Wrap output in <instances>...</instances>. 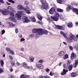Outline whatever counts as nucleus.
Listing matches in <instances>:
<instances>
[{
    "mask_svg": "<svg viewBox=\"0 0 78 78\" xmlns=\"http://www.w3.org/2000/svg\"><path fill=\"white\" fill-rule=\"evenodd\" d=\"M9 14H10L11 16H14L15 17V10H14V11H8Z\"/></svg>",
    "mask_w": 78,
    "mask_h": 78,
    "instance_id": "9b49d317",
    "label": "nucleus"
},
{
    "mask_svg": "<svg viewBox=\"0 0 78 78\" xmlns=\"http://www.w3.org/2000/svg\"><path fill=\"white\" fill-rule=\"evenodd\" d=\"M31 20L32 21L34 22H36V19H35V17L33 16H31Z\"/></svg>",
    "mask_w": 78,
    "mask_h": 78,
    "instance_id": "cd10ccee",
    "label": "nucleus"
},
{
    "mask_svg": "<svg viewBox=\"0 0 78 78\" xmlns=\"http://www.w3.org/2000/svg\"><path fill=\"white\" fill-rule=\"evenodd\" d=\"M20 78H30V76L29 75L25 76L24 74H22L20 76Z\"/></svg>",
    "mask_w": 78,
    "mask_h": 78,
    "instance_id": "412c9836",
    "label": "nucleus"
},
{
    "mask_svg": "<svg viewBox=\"0 0 78 78\" xmlns=\"http://www.w3.org/2000/svg\"><path fill=\"white\" fill-rule=\"evenodd\" d=\"M30 37H34V34H31L30 35Z\"/></svg>",
    "mask_w": 78,
    "mask_h": 78,
    "instance_id": "69168bd1",
    "label": "nucleus"
},
{
    "mask_svg": "<svg viewBox=\"0 0 78 78\" xmlns=\"http://www.w3.org/2000/svg\"><path fill=\"white\" fill-rule=\"evenodd\" d=\"M50 76H53V75H54V73H52V72L51 71L50 73Z\"/></svg>",
    "mask_w": 78,
    "mask_h": 78,
    "instance_id": "09e8293b",
    "label": "nucleus"
},
{
    "mask_svg": "<svg viewBox=\"0 0 78 78\" xmlns=\"http://www.w3.org/2000/svg\"><path fill=\"white\" fill-rule=\"evenodd\" d=\"M9 20H11V21H12V22H14L16 23L17 22V20H16V18L13 17H10L9 18Z\"/></svg>",
    "mask_w": 78,
    "mask_h": 78,
    "instance_id": "9d476101",
    "label": "nucleus"
},
{
    "mask_svg": "<svg viewBox=\"0 0 78 78\" xmlns=\"http://www.w3.org/2000/svg\"><path fill=\"white\" fill-rule=\"evenodd\" d=\"M7 8L9 9V11H8H8H10V12H11V11H13V12L14 11V10H13V9H12V6H9Z\"/></svg>",
    "mask_w": 78,
    "mask_h": 78,
    "instance_id": "4be33fe9",
    "label": "nucleus"
},
{
    "mask_svg": "<svg viewBox=\"0 0 78 78\" xmlns=\"http://www.w3.org/2000/svg\"><path fill=\"white\" fill-rule=\"evenodd\" d=\"M21 20L24 22L28 23L29 22V19L27 16H23Z\"/></svg>",
    "mask_w": 78,
    "mask_h": 78,
    "instance_id": "39448f33",
    "label": "nucleus"
},
{
    "mask_svg": "<svg viewBox=\"0 0 78 78\" xmlns=\"http://www.w3.org/2000/svg\"><path fill=\"white\" fill-rule=\"evenodd\" d=\"M68 6L69 7V9H73V6H72V5H69Z\"/></svg>",
    "mask_w": 78,
    "mask_h": 78,
    "instance_id": "ea45409f",
    "label": "nucleus"
},
{
    "mask_svg": "<svg viewBox=\"0 0 78 78\" xmlns=\"http://www.w3.org/2000/svg\"><path fill=\"white\" fill-rule=\"evenodd\" d=\"M75 13L76 14H78V9H77V10L75 12Z\"/></svg>",
    "mask_w": 78,
    "mask_h": 78,
    "instance_id": "774afa93",
    "label": "nucleus"
},
{
    "mask_svg": "<svg viewBox=\"0 0 78 78\" xmlns=\"http://www.w3.org/2000/svg\"><path fill=\"white\" fill-rule=\"evenodd\" d=\"M43 62V60H40L38 62H39V63H42Z\"/></svg>",
    "mask_w": 78,
    "mask_h": 78,
    "instance_id": "680f3d73",
    "label": "nucleus"
},
{
    "mask_svg": "<svg viewBox=\"0 0 78 78\" xmlns=\"http://www.w3.org/2000/svg\"><path fill=\"white\" fill-rule=\"evenodd\" d=\"M41 2L42 5H39V7L41 9H46L47 11L48 10L49 7H48V4L47 2L45 0H40Z\"/></svg>",
    "mask_w": 78,
    "mask_h": 78,
    "instance_id": "f257e3e1",
    "label": "nucleus"
},
{
    "mask_svg": "<svg viewBox=\"0 0 78 78\" xmlns=\"http://www.w3.org/2000/svg\"><path fill=\"white\" fill-rule=\"evenodd\" d=\"M37 15L38 19H39L40 21H41L42 19V16H41V15L39 13H37Z\"/></svg>",
    "mask_w": 78,
    "mask_h": 78,
    "instance_id": "f3484780",
    "label": "nucleus"
},
{
    "mask_svg": "<svg viewBox=\"0 0 78 78\" xmlns=\"http://www.w3.org/2000/svg\"><path fill=\"white\" fill-rule=\"evenodd\" d=\"M75 56V53H72L71 54V60L73 61V58H74V56Z\"/></svg>",
    "mask_w": 78,
    "mask_h": 78,
    "instance_id": "bb28decb",
    "label": "nucleus"
},
{
    "mask_svg": "<svg viewBox=\"0 0 78 78\" xmlns=\"http://www.w3.org/2000/svg\"><path fill=\"white\" fill-rule=\"evenodd\" d=\"M3 70L2 68H0V73H2L3 72Z\"/></svg>",
    "mask_w": 78,
    "mask_h": 78,
    "instance_id": "c03bdc74",
    "label": "nucleus"
},
{
    "mask_svg": "<svg viewBox=\"0 0 78 78\" xmlns=\"http://www.w3.org/2000/svg\"><path fill=\"white\" fill-rule=\"evenodd\" d=\"M15 32L16 33H18V32H19V30H18V29H16L15 30Z\"/></svg>",
    "mask_w": 78,
    "mask_h": 78,
    "instance_id": "e2e57ef3",
    "label": "nucleus"
},
{
    "mask_svg": "<svg viewBox=\"0 0 78 78\" xmlns=\"http://www.w3.org/2000/svg\"><path fill=\"white\" fill-rule=\"evenodd\" d=\"M67 69L69 71H71L72 69H73V66H72V65L71 64L69 66L67 67Z\"/></svg>",
    "mask_w": 78,
    "mask_h": 78,
    "instance_id": "6ab92c4d",
    "label": "nucleus"
},
{
    "mask_svg": "<svg viewBox=\"0 0 78 78\" xmlns=\"http://www.w3.org/2000/svg\"><path fill=\"white\" fill-rule=\"evenodd\" d=\"M11 65L12 66H14L15 65V62L14 61H12L11 62Z\"/></svg>",
    "mask_w": 78,
    "mask_h": 78,
    "instance_id": "a19ab883",
    "label": "nucleus"
},
{
    "mask_svg": "<svg viewBox=\"0 0 78 78\" xmlns=\"http://www.w3.org/2000/svg\"><path fill=\"white\" fill-rule=\"evenodd\" d=\"M8 24L9 25V27L10 28H13L14 27H15V24H14L13 23L10 22H9Z\"/></svg>",
    "mask_w": 78,
    "mask_h": 78,
    "instance_id": "a211bd4d",
    "label": "nucleus"
},
{
    "mask_svg": "<svg viewBox=\"0 0 78 78\" xmlns=\"http://www.w3.org/2000/svg\"><path fill=\"white\" fill-rule=\"evenodd\" d=\"M65 55V52L63 51H61L59 52L58 55L61 56H63Z\"/></svg>",
    "mask_w": 78,
    "mask_h": 78,
    "instance_id": "aec40b11",
    "label": "nucleus"
},
{
    "mask_svg": "<svg viewBox=\"0 0 78 78\" xmlns=\"http://www.w3.org/2000/svg\"><path fill=\"white\" fill-rule=\"evenodd\" d=\"M77 65L76 64V63H74L73 64V66L74 67V68H75L76 67V66Z\"/></svg>",
    "mask_w": 78,
    "mask_h": 78,
    "instance_id": "49530a36",
    "label": "nucleus"
},
{
    "mask_svg": "<svg viewBox=\"0 0 78 78\" xmlns=\"http://www.w3.org/2000/svg\"><path fill=\"white\" fill-rule=\"evenodd\" d=\"M54 12H55V8H51L49 11V12L51 14H53Z\"/></svg>",
    "mask_w": 78,
    "mask_h": 78,
    "instance_id": "1a4fd4ad",
    "label": "nucleus"
},
{
    "mask_svg": "<svg viewBox=\"0 0 78 78\" xmlns=\"http://www.w3.org/2000/svg\"><path fill=\"white\" fill-rule=\"evenodd\" d=\"M29 59L31 62L33 61V60H34V58L32 57H30L29 58Z\"/></svg>",
    "mask_w": 78,
    "mask_h": 78,
    "instance_id": "f704fd0d",
    "label": "nucleus"
},
{
    "mask_svg": "<svg viewBox=\"0 0 78 78\" xmlns=\"http://www.w3.org/2000/svg\"><path fill=\"white\" fill-rule=\"evenodd\" d=\"M8 1L10 3H15V2L12 0H8Z\"/></svg>",
    "mask_w": 78,
    "mask_h": 78,
    "instance_id": "79ce46f5",
    "label": "nucleus"
},
{
    "mask_svg": "<svg viewBox=\"0 0 78 78\" xmlns=\"http://www.w3.org/2000/svg\"><path fill=\"white\" fill-rule=\"evenodd\" d=\"M68 72V70L65 69H63V70L62 72L61 73V74L62 75H66V73Z\"/></svg>",
    "mask_w": 78,
    "mask_h": 78,
    "instance_id": "2eb2a0df",
    "label": "nucleus"
},
{
    "mask_svg": "<svg viewBox=\"0 0 78 78\" xmlns=\"http://www.w3.org/2000/svg\"><path fill=\"white\" fill-rule=\"evenodd\" d=\"M44 78H51L48 76H46L44 77Z\"/></svg>",
    "mask_w": 78,
    "mask_h": 78,
    "instance_id": "338daca9",
    "label": "nucleus"
},
{
    "mask_svg": "<svg viewBox=\"0 0 78 78\" xmlns=\"http://www.w3.org/2000/svg\"><path fill=\"white\" fill-rule=\"evenodd\" d=\"M9 53H10L11 54H12V55H14V51H13L11 50L10 51H9Z\"/></svg>",
    "mask_w": 78,
    "mask_h": 78,
    "instance_id": "c9c22d12",
    "label": "nucleus"
},
{
    "mask_svg": "<svg viewBox=\"0 0 78 78\" xmlns=\"http://www.w3.org/2000/svg\"><path fill=\"white\" fill-rule=\"evenodd\" d=\"M59 14L58 12H56L55 15V16H51V18L54 21H58L59 20Z\"/></svg>",
    "mask_w": 78,
    "mask_h": 78,
    "instance_id": "7ed1b4c3",
    "label": "nucleus"
},
{
    "mask_svg": "<svg viewBox=\"0 0 78 78\" xmlns=\"http://www.w3.org/2000/svg\"><path fill=\"white\" fill-rule=\"evenodd\" d=\"M0 63L2 67H3V65H4V62L3 61V60L2 59L0 60Z\"/></svg>",
    "mask_w": 78,
    "mask_h": 78,
    "instance_id": "c85d7f7f",
    "label": "nucleus"
},
{
    "mask_svg": "<svg viewBox=\"0 0 78 78\" xmlns=\"http://www.w3.org/2000/svg\"><path fill=\"white\" fill-rule=\"evenodd\" d=\"M57 11L58 12H63V9H59V8H57Z\"/></svg>",
    "mask_w": 78,
    "mask_h": 78,
    "instance_id": "393cba45",
    "label": "nucleus"
},
{
    "mask_svg": "<svg viewBox=\"0 0 78 78\" xmlns=\"http://www.w3.org/2000/svg\"><path fill=\"white\" fill-rule=\"evenodd\" d=\"M24 68L25 69H30V67L28 66H26L24 67Z\"/></svg>",
    "mask_w": 78,
    "mask_h": 78,
    "instance_id": "a18cd8bd",
    "label": "nucleus"
},
{
    "mask_svg": "<svg viewBox=\"0 0 78 78\" xmlns=\"http://www.w3.org/2000/svg\"><path fill=\"white\" fill-rule=\"evenodd\" d=\"M42 35V33L41 31V30H38L36 34V37H39L40 36Z\"/></svg>",
    "mask_w": 78,
    "mask_h": 78,
    "instance_id": "6e6552de",
    "label": "nucleus"
},
{
    "mask_svg": "<svg viewBox=\"0 0 78 78\" xmlns=\"http://www.w3.org/2000/svg\"><path fill=\"white\" fill-rule=\"evenodd\" d=\"M60 34L61 35L63 36L66 40H67L68 42L69 43H71V42L73 41V38H72V35L70 36L68 38L66 34V33L64 32L63 31H60Z\"/></svg>",
    "mask_w": 78,
    "mask_h": 78,
    "instance_id": "f03ea898",
    "label": "nucleus"
},
{
    "mask_svg": "<svg viewBox=\"0 0 78 78\" xmlns=\"http://www.w3.org/2000/svg\"><path fill=\"white\" fill-rule=\"evenodd\" d=\"M69 48L71 50H73V47L72 46H69Z\"/></svg>",
    "mask_w": 78,
    "mask_h": 78,
    "instance_id": "5fc2aeb1",
    "label": "nucleus"
},
{
    "mask_svg": "<svg viewBox=\"0 0 78 78\" xmlns=\"http://www.w3.org/2000/svg\"><path fill=\"white\" fill-rule=\"evenodd\" d=\"M75 63L76 64L78 65V60H76L75 62Z\"/></svg>",
    "mask_w": 78,
    "mask_h": 78,
    "instance_id": "13d9d810",
    "label": "nucleus"
},
{
    "mask_svg": "<svg viewBox=\"0 0 78 78\" xmlns=\"http://www.w3.org/2000/svg\"><path fill=\"white\" fill-rule=\"evenodd\" d=\"M6 50L7 51H9V52L11 51V49L9 48H5Z\"/></svg>",
    "mask_w": 78,
    "mask_h": 78,
    "instance_id": "37998d69",
    "label": "nucleus"
},
{
    "mask_svg": "<svg viewBox=\"0 0 78 78\" xmlns=\"http://www.w3.org/2000/svg\"><path fill=\"white\" fill-rule=\"evenodd\" d=\"M71 74L72 77H75V76H77V74L75 73L72 72Z\"/></svg>",
    "mask_w": 78,
    "mask_h": 78,
    "instance_id": "b1692460",
    "label": "nucleus"
},
{
    "mask_svg": "<svg viewBox=\"0 0 78 78\" xmlns=\"http://www.w3.org/2000/svg\"><path fill=\"white\" fill-rule=\"evenodd\" d=\"M0 11L1 13L5 16H6L8 14V10L5 9H3L2 10L1 9Z\"/></svg>",
    "mask_w": 78,
    "mask_h": 78,
    "instance_id": "20e7f679",
    "label": "nucleus"
},
{
    "mask_svg": "<svg viewBox=\"0 0 78 78\" xmlns=\"http://www.w3.org/2000/svg\"><path fill=\"white\" fill-rule=\"evenodd\" d=\"M17 8L19 10H23V7L22 5H17Z\"/></svg>",
    "mask_w": 78,
    "mask_h": 78,
    "instance_id": "ddd939ff",
    "label": "nucleus"
},
{
    "mask_svg": "<svg viewBox=\"0 0 78 78\" xmlns=\"http://www.w3.org/2000/svg\"><path fill=\"white\" fill-rule=\"evenodd\" d=\"M36 66L37 68H38V69H44V66L41 64H37L36 65Z\"/></svg>",
    "mask_w": 78,
    "mask_h": 78,
    "instance_id": "f8f14e48",
    "label": "nucleus"
},
{
    "mask_svg": "<svg viewBox=\"0 0 78 78\" xmlns=\"http://www.w3.org/2000/svg\"><path fill=\"white\" fill-rule=\"evenodd\" d=\"M75 48H76V50H78V45H75Z\"/></svg>",
    "mask_w": 78,
    "mask_h": 78,
    "instance_id": "864d4df0",
    "label": "nucleus"
},
{
    "mask_svg": "<svg viewBox=\"0 0 78 78\" xmlns=\"http://www.w3.org/2000/svg\"><path fill=\"white\" fill-rule=\"evenodd\" d=\"M72 37L73 38V41L74 40L75 41H77V38L76 36L73 35H72Z\"/></svg>",
    "mask_w": 78,
    "mask_h": 78,
    "instance_id": "a878e982",
    "label": "nucleus"
},
{
    "mask_svg": "<svg viewBox=\"0 0 78 78\" xmlns=\"http://www.w3.org/2000/svg\"><path fill=\"white\" fill-rule=\"evenodd\" d=\"M0 3H4V2L3 0H0Z\"/></svg>",
    "mask_w": 78,
    "mask_h": 78,
    "instance_id": "4d7b16f0",
    "label": "nucleus"
},
{
    "mask_svg": "<svg viewBox=\"0 0 78 78\" xmlns=\"http://www.w3.org/2000/svg\"><path fill=\"white\" fill-rule=\"evenodd\" d=\"M70 8L68 6L66 7V10L67 12H69L70 11Z\"/></svg>",
    "mask_w": 78,
    "mask_h": 78,
    "instance_id": "4c0bfd02",
    "label": "nucleus"
},
{
    "mask_svg": "<svg viewBox=\"0 0 78 78\" xmlns=\"http://www.w3.org/2000/svg\"><path fill=\"white\" fill-rule=\"evenodd\" d=\"M56 27L59 30H64V27L62 26H59L58 25H56Z\"/></svg>",
    "mask_w": 78,
    "mask_h": 78,
    "instance_id": "dca6fc26",
    "label": "nucleus"
},
{
    "mask_svg": "<svg viewBox=\"0 0 78 78\" xmlns=\"http://www.w3.org/2000/svg\"><path fill=\"white\" fill-rule=\"evenodd\" d=\"M57 2L58 3H59V4H61L62 2V0H57Z\"/></svg>",
    "mask_w": 78,
    "mask_h": 78,
    "instance_id": "473e14b6",
    "label": "nucleus"
},
{
    "mask_svg": "<svg viewBox=\"0 0 78 78\" xmlns=\"http://www.w3.org/2000/svg\"><path fill=\"white\" fill-rule=\"evenodd\" d=\"M60 18L61 20H64V16L61 15L60 16Z\"/></svg>",
    "mask_w": 78,
    "mask_h": 78,
    "instance_id": "72a5a7b5",
    "label": "nucleus"
},
{
    "mask_svg": "<svg viewBox=\"0 0 78 78\" xmlns=\"http://www.w3.org/2000/svg\"><path fill=\"white\" fill-rule=\"evenodd\" d=\"M26 12L27 14H30V12L28 10H26Z\"/></svg>",
    "mask_w": 78,
    "mask_h": 78,
    "instance_id": "3c124183",
    "label": "nucleus"
},
{
    "mask_svg": "<svg viewBox=\"0 0 78 78\" xmlns=\"http://www.w3.org/2000/svg\"><path fill=\"white\" fill-rule=\"evenodd\" d=\"M16 66H19V65H20V63H19L18 62H17L16 63Z\"/></svg>",
    "mask_w": 78,
    "mask_h": 78,
    "instance_id": "bf43d9fd",
    "label": "nucleus"
},
{
    "mask_svg": "<svg viewBox=\"0 0 78 78\" xmlns=\"http://www.w3.org/2000/svg\"><path fill=\"white\" fill-rule=\"evenodd\" d=\"M28 3H29V2L28 1H26L24 2V5H28Z\"/></svg>",
    "mask_w": 78,
    "mask_h": 78,
    "instance_id": "de8ad7c7",
    "label": "nucleus"
},
{
    "mask_svg": "<svg viewBox=\"0 0 78 78\" xmlns=\"http://www.w3.org/2000/svg\"><path fill=\"white\" fill-rule=\"evenodd\" d=\"M69 58V55L67 54L65 55L63 57V59L65 60Z\"/></svg>",
    "mask_w": 78,
    "mask_h": 78,
    "instance_id": "c756f323",
    "label": "nucleus"
},
{
    "mask_svg": "<svg viewBox=\"0 0 78 78\" xmlns=\"http://www.w3.org/2000/svg\"><path fill=\"white\" fill-rule=\"evenodd\" d=\"M16 18L18 20H21V15H20L18 13H16V15L15 16Z\"/></svg>",
    "mask_w": 78,
    "mask_h": 78,
    "instance_id": "0eeeda50",
    "label": "nucleus"
},
{
    "mask_svg": "<svg viewBox=\"0 0 78 78\" xmlns=\"http://www.w3.org/2000/svg\"><path fill=\"white\" fill-rule=\"evenodd\" d=\"M41 29H34L32 30V33H37L38 31H40Z\"/></svg>",
    "mask_w": 78,
    "mask_h": 78,
    "instance_id": "4468645a",
    "label": "nucleus"
},
{
    "mask_svg": "<svg viewBox=\"0 0 78 78\" xmlns=\"http://www.w3.org/2000/svg\"><path fill=\"white\" fill-rule=\"evenodd\" d=\"M45 71L46 72H50V69H48V68H47L45 69Z\"/></svg>",
    "mask_w": 78,
    "mask_h": 78,
    "instance_id": "603ef678",
    "label": "nucleus"
},
{
    "mask_svg": "<svg viewBox=\"0 0 78 78\" xmlns=\"http://www.w3.org/2000/svg\"><path fill=\"white\" fill-rule=\"evenodd\" d=\"M9 58H10L11 60H12L13 58H12V57L11 56V55H9Z\"/></svg>",
    "mask_w": 78,
    "mask_h": 78,
    "instance_id": "0e129e2a",
    "label": "nucleus"
},
{
    "mask_svg": "<svg viewBox=\"0 0 78 78\" xmlns=\"http://www.w3.org/2000/svg\"><path fill=\"white\" fill-rule=\"evenodd\" d=\"M71 62H72L71 60H69L68 61L67 63V66H69V65H70V63H71Z\"/></svg>",
    "mask_w": 78,
    "mask_h": 78,
    "instance_id": "58836bf2",
    "label": "nucleus"
},
{
    "mask_svg": "<svg viewBox=\"0 0 78 78\" xmlns=\"http://www.w3.org/2000/svg\"><path fill=\"white\" fill-rule=\"evenodd\" d=\"M67 26V27H69V28H70L73 27V24H72V22H70L68 23Z\"/></svg>",
    "mask_w": 78,
    "mask_h": 78,
    "instance_id": "5701e85b",
    "label": "nucleus"
},
{
    "mask_svg": "<svg viewBox=\"0 0 78 78\" xmlns=\"http://www.w3.org/2000/svg\"><path fill=\"white\" fill-rule=\"evenodd\" d=\"M40 31H41L42 35H43V34H47L48 33V31L45 30H43L42 29H40Z\"/></svg>",
    "mask_w": 78,
    "mask_h": 78,
    "instance_id": "423d86ee",
    "label": "nucleus"
},
{
    "mask_svg": "<svg viewBox=\"0 0 78 78\" xmlns=\"http://www.w3.org/2000/svg\"><path fill=\"white\" fill-rule=\"evenodd\" d=\"M29 9V7L28 6H27L26 7H24L23 9V11H27V9Z\"/></svg>",
    "mask_w": 78,
    "mask_h": 78,
    "instance_id": "7c9ffc66",
    "label": "nucleus"
},
{
    "mask_svg": "<svg viewBox=\"0 0 78 78\" xmlns=\"http://www.w3.org/2000/svg\"><path fill=\"white\" fill-rule=\"evenodd\" d=\"M23 66H27V63L24 62L23 63Z\"/></svg>",
    "mask_w": 78,
    "mask_h": 78,
    "instance_id": "052dcab7",
    "label": "nucleus"
},
{
    "mask_svg": "<svg viewBox=\"0 0 78 78\" xmlns=\"http://www.w3.org/2000/svg\"><path fill=\"white\" fill-rule=\"evenodd\" d=\"M25 40V39L23 38H21L20 39V41L21 42H22V41H23Z\"/></svg>",
    "mask_w": 78,
    "mask_h": 78,
    "instance_id": "6e6d98bb",
    "label": "nucleus"
},
{
    "mask_svg": "<svg viewBox=\"0 0 78 78\" xmlns=\"http://www.w3.org/2000/svg\"><path fill=\"white\" fill-rule=\"evenodd\" d=\"M5 33V30H3L2 31V34L3 35Z\"/></svg>",
    "mask_w": 78,
    "mask_h": 78,
    "instance_id": "8fccbe9b",
    "label": "nucleus"
},
{
    "mask_svg": "<svg viewBox=\"0 0 78 78\" xmlns=\"http://www.w3.org/2000/svg\"><path fill=\"white\" fill-rule=\"evenodd\" d=\"M75 9V8H73L72 9V11L73 12H76V11L77 9Z\"/></svg>",
    "mask_w": 78,
    "mask_h": 78,
    "instance_id": "e433bc0d",
    "label": "nucleus"
},
{
    "mask_svg": "<svg viewBox=\"0 0 78 78\" xmlns=\"http://www.w3.org/2000/svg\"><path fill=\"white\" fill-rule=\"evenodd\" d=\"M23 14V11L20 10L18 12V14H20V15H22Z\"/></svg>",
    "mask_w": 78,
    "mask_h": 78,
    "instance_id": "2f4dec72",
    "label": "nucleus"
}]
</instances>
